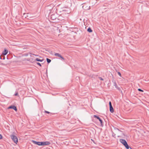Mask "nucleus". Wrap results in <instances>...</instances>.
<instances>
[{"instance_id":"obj_3","label":"nucleus","mask_w":149,"mask_h":149,"mask_svg":"<svg viewBox=\"0 0 149 149\" xmlns=\"http://www.w3.org/2000/svg\"><path fill=\"white\" fill-rule=\"evenodd\" d=\"M10 137L12 139L13 141L14 142L17 144L18 142V139L17 137L13 135H11Z\"/></svg>"},{"instance_id":"obj_13","label":"nucleus","mask_w":149,"mask_h":149,"mask_svg":"<svg viewBox=\"0 0 149 149\" xmlns=\"http://www.w3.org/2000/svg\"><path fill=\"white\" fill-rule=\"evenodd\" d=\"M35 59L33 58H31L29 60L30 61H31L32 62H34L35 60Z\"/></svg>"},{"instance_id":"obj_19","label":"nucleus","mask_w":149,"mask_h":149,"mask_svg":"<svg viewBox=\"0 0 149 149\" xmlns=\"http://www.w3.org/2000/svg\"><path fill=\"white\" fill-rule=\"evenodd\" d=\"M138 90L139 91H141V92H143V91L141 89H140V88H139L138 89Z\"/></svg>"},{"instance_id":"obj_9","label":"nucleus","mask_w":149,"mask_h":149,"mask_svg":"<svg viewBox=\"0 0 149 149\" xmlns=\"http://www.w3.org/2000/svg\"><path fill=\"white\" fill-rule=\"evenodd\" d=\"M8 52V51L7 49H5L4 51L2 52V54L4 55H6Z\"/></svg>"},{"instance_id":"obj_20","label":"nucleus","mask_w":149,"mask_h":149,"mask_svg":"<svg viewBox=\"0 0 149 149\" xmlns=\"http://www.w3.org/2000/svg\"><path fill=\"white\" fill-rule=\"evenodd\" d=\"M32 55H34L35 56H38V55H35L34 54H32V55H30V56L32 57Z\"/></svg>"},{"instance_id":"obj_23","label":"nucleus","mask_w":149,"mask_h":149,"mask_svg":"<svg viewBox=\"0 0 149 149\" xmlns=\"http://www.w3.org/2000/svg\"><path fill=\"white\" fill-rule=\"evenodd\" d=\"M45 112L46 113H49V112L47 111H45Z\"/></svg>"},{"instance_id":"obj_6","label":"nucleus","mask_w":149,"mask_h":149,"mask_svg":"<svg viewBox=\"0 0 149 149\" xmlns=\"http://www.w3.org/2000/svg\"><path fill=\"white\" fill-rule=\"evenodd\" d=\"M94 117L95 118H97L98 119V120H99V121H100V123H101V125L102 124V120L101 119V118L99 117H98V116H97L96 115H94Z\"/></svg>"},{"instance_id":"obj_18","label":"nucleus","mask_w":149,"mask_h":149,"mask_svg":"<svg viewBox=\"0 0 149 149\" xmlns=\"http://www.w3.org/2000/svg\"><path fill=\"white\" fill-rule=\"evenodd\" d=\"M99 79H100V80H102H102H104V79H102V77H99Z\"/></svg>"},{"instance_id":"obj_8","label":"nucleus","mask_w":149,"mask_h":149,"mask_svg":"<svg viewBox=\"0 0 149 149\" xmlns=\"http://www.w3.org/2000/svg\"><path fill=\"white\" fill-rule=\"evenodd\" d=\"M33 142L34 144L37 145L38 146H40V142H37L34 141H33Z\"/></svg>"},{"instance_id":"obj_16","label":"nucleus","mask_w":149,"mask_h":149,"mask_svg":"<svg viewBox=\"0 0 149 149\" xmlns=\"http://www.w3.org/2000/svg\"><path fill=\"white\" fill-rule=\"evenodd\" d=\"M118 74L120 76V77H121V75L120 73L119 72H118Z\"/></svg>"},{"instance_id":"obj_2","label":"nucleus","mask_w":149,"mask_h":149,"mask_svg":"<svg viewBox=\"0 0 149 149\" xmlns=\"http://www.w3.org/2000/svg\"><path fill=\"white\" fill-rule=\"evenodd\" d=\"M120 141L121 143L124 145L127 149L129 148V146L125 140L123 139H120Z\"/></svg>"},{"instance_id":"obj_24","label":"nucleus","mask_w":149,"mask_h":149,"mask_svg":"<svg viewBox=\"0 0 149 149\" xmlns=\"http://www.w3.org/2000/svg\"><path fill=\"white\" fill-rule=\"evenodd\" d=\"M109 106H110H110H111V105H112L111 104V102H109Z\"/></svg>"},{"instance_id":"obj_4","label":"nucleus","mask_w":149,"mask_h":149,"mask_svg":"<svg viewBox=\"0 0 149 149\" xmlns=\"http://www.w3.org/2000/svg\"><path fill=\"white\" fill-rule=\"evenodd\" d=\"M50 144V143L49 141H44L40 142V146H44L46 145H49Z\"/></svg>"},{"instance_id":"obj_26","label":"nucleus","mask_w":149,"mask_h":149,"mask_svg":"<svg viewBox=\"0 0 149 149\" xmlns=\"http://www.w3.org/2000/svg\"><path fill=\"white\" fill-rule=\"evenodd\" d=\"M90 9V6H89V7H88V8H87V9H86V10H89V9Z\"/></svg>"},{"instance_id":"obj_5","label":"nucleus","mask_w":149,"mask_h":149,"mask_svg":"<svg viewBox=\"0 0 149 149\" xmlns=\"http://www.w3.org/2000/svg\"><path fill=\"white\" fill-rule=\"evenodd\" d=\"M54 55L56 56L59 57L63 60H64L65 59V58L58 53H55L54 54Z\"/></svg>"},{"instance_id":"obj_1","label":"nucleus","mask_w":149,"mask_h":149,"mask_svg":"<svg viewBox=\"0 0 149 149\" xmlns=\"http://www.w3.org/2000/svg\"><path fill=\"white\" fill-rule=\"evenodd\" d=\"M61 11L63 12L62 14L65 13V14H68L70 13L69 9L68 8H63L61 9Z\"/></svg>"},{"instance_id":"obj_28","label":"nucleus","mask_w":149,"mask_h":149,"mask_svg":"<svg viewBox=\"0 0 149 149\" xmlns=\"http://www.w3.org/2000/svg\"><path fill=\"white\" fill-rule=\"evenodd\" d=\"M0 59H1V56H0Z\"/></svg>"},{"instance_id":"obj_25","label":"nucleus","mask_w":149,"mask_h":149,"mask_svg":"<svg viewBox=\"0 0 149 149\" xmlns=\"http://www.w3.org/2000/svg\"><path fill=\"white\" fill-rule=\"evenodd\" d=\"M2 138V136L0 134V139H1Z\"/></svg>"},{"instance_id":"obj_27","label":"nucleus","mask_w":149,"mask_h":149,"mask_svg":"<svg viewBox=\"0 0 149 149\" xmlns=\"http://www.w3.org/2000/svg\"><path fill=\"white\" fill-rule=\"evenodd\" d=\"M49 6H47V8L48 9H49Z\"/></svg>"},{"instance_id":"obj_22","label":"nucleus","mask_w":149,"mask_h":149,"mask_svg":"<svg viewBox=\"0 0 149 149\" xmlns=\"http://www.w3.org/2000/svg\"><path fill=\"white\" fill-rule=\"evenodd\" d=\"M18 93L17 92H16L15 94V96H17L18 95Z\"/></svg>"},{"instance_id":"obj_12","label":"nucleus","mask_w":149,"mask_h":149,"mask_svg":"<svg viewBox=\"0 0 149 149\" xmlns=\"http://www.w3.org/2000/svg\"><path fill=\"white\" fill-rule=\"evenodd\" d=\"M87 31L89 32H92V30L90 28H88L87 29Z\"/></svg>"},{"instance_id":"obj_14","label":"nucleus","mask_w":149,"mask_h":149,"mask_svg":"<svg viewBox=\"0 0 149 149\" xmlns=\"http://www.w3.org/2000/svg\"><path fill=\"white\" fill-rule=\"evenodd\" d=\"M47 61L48 63H50L51 61V60L48 58H47Z\"/></svg>"},{"instance_id":"obj_7","label":"nucleus","mask_w":149,"mask_h":149,"mask_svg":"<svg viewBox=\"0 0 149 149\" xmlns=\"http://www.w3.org/2000/svg\"><path fill=\"white\" fill-rule=\"evenodd\" d=\"M8 109H13L15 111H17V109L15 106H11L8 107Z\"/></svg>"},{"instance_id":"obj_11","label":"nucleus","mask_w":149,"mask_h":149,"mask_svg":"<svg viewBox=\"0 0 149 149\" xmlns=\"http://www.w3.org/2000/svg\"><path fill=\"white\" fill-rule=\"evenodd\" d=\"M35 60L36 61H40V62H42L43 61V59L41 60V59H40L38 58H36L35 59Z\"/></svg>"},{"instance_id":"obj_15","label":"nucleus","mask_w":149,"mask_h":149,"mask_svg":"<svg viewBox=\"0 0 149 149\" xmlns=\"http://www.w3.org/2000/svg\"><path fill=\"white\" fill-rule=\"evenodd\" d=\"M54 15H52L51 16V18L53 19V20H54V19H55V18H54V17H53L54 16Z\"/></svg>"},{"instance_id":"obj_10","label":"nucleus","mask_w":149,"mask_h":149,"mask_svg":"<svg viewBox=\"0 0 149 149\" xmlns=\"http://www.w3.org/2000/svg\"><path fill=\"white\" fill-rule=\"evenodd\" d=\"M110 112H111L112 113H113L114 111L113 109L112 105H111L110 107Z\"/></svg>"},{"instance_id":"obj_17","label":"nucleus","mask_w":149,"mask_h":149,"mask_svg":"<svg viewBox=\"0 0 149 149\" xmlns=\"http://www.w3.org/2000/svg\"><path fill=\"white\" fill-rule=\"evenodd\" d=\"M37 65H40V66H41V64H40V63H38V62L37 63Z\"/></svg>"},{"instance_id":"obj_21","label":"nucleus","mask_w":149,"mask_h":149,"mask_svg":"<svg viewBox=\"0 0 149 149\" xmlns=\"http://www.w3.org/2000/svg\"><path fill=\"white\" fill-rule=\"evenodd\" d=\"M28 55V54H24V56H27Z\"/></svg>"}]
</instances>
